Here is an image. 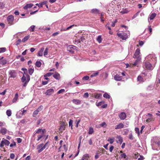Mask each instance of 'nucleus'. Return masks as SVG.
<instances>
[{"instance_id": "37998d69", "label": "nucleus", "mask_w": 160, "mask_h": 160, "mask_svg": "<svg viewBox=\"0 0 160 160\" xmlns=\"http://www.w3.org/2000/svg\"><path fill=\"white\" fill-rule=\"evenodd\" d=\"M101 96V94H100L97 93V94H95L94 95V97L95 98L98 99V98H99Z\"/></svg>"}, {"instance_id": "f704fd0d", "label": "nucleus", "mask_w": 160, "mask_h": 160, "mask_svg": "<svg viewBox=\"0 0 160 160\" xmlns=\"http://www.w3.org/2000/svg\"><path fill=\"white\" fill-rule=\"evenodd\" d=\"M34 70V68H29L28 69V73L30 75H32L33 73Z\"/></svg>"}, {"instance_id": "a211bd4d", "label": "nucleus", "mask_w": 160, "mask_h": 160, "mask_svg": "<svg viewBox=\"0 0 160 160\" xmlns=\"http://www.w3.org/2000/svg\"><path fill=\"white\" fill-rule=\"evenodd\" d=\"M72 102L75 104L80 105L81 104V101L78 99H73L72 100Z\"/></svg>"}, {"instance_id": "a19ab883", "label": "nucleus", "mask_w": 160, "mask_h": 160, "mask_svg": "<svg viewBox=\"0 0 160 160\" xmlns=\"http://www.w3.org/2000/svg\"><path fill=\"white\" fill-rule=\"evenodd\" d=\"M103 96L104 98H106L109 99L110 98V95L107 93H105L104 94Z\"/></svg>"}, {"instance_id": "052dcab7", "label": "nucleus", "mask_w": 160, "mask_h": 160, "mask_svg": "<svg viewBox=\"0 0 160 160\" xmlns=\"http://www.w3.org/2000/svg\"><path fill=\"white\" fill-rule=\"evenodd\" d=\"M121 158H126L127 157V156L125 153H123L121 155Z\"/></svg>"}, {"instance_id": "13d9d810", "label": "nucleus", "mask_w": 160, "mask_h": 160, "mask_svg": "<svg viewBox=\"0 0 160 160\" xmlns=\"http://www.w3.org/2000/svg\"><path fill=\"white\" fill-rule=\"evenodd\" d=\"M98 72H96L95 73H94L91 75V77H95V76H97V75H98Z\"/></svg>"}, {"instance_id": "5701e85b", "label": "nucleus", "mask_w": 160, "mask_h": 160, "mask_svg": "<svg viewBox=\"0 0 160 160\" xmlns=\"http://www.w3.org/2000/svg\"><path fill=\"white\" fill-rule=\"evenodd\" d=\"M43 144L41 143V144L38 145L37 146V149L38 150V153H40L42 151H41L39 152V150H40L41 148H43Z\"/></svg>"}, {"instance_id": "0e129e2a", "label": "nucleus", "mask_w": 160, "mask_h": 160, "mask_svg": "<svg viewBox=\"0 0 160 160\" xmlns=\"http://www.w3.org/2000/svg\"><path fill=\"white\" fill-rule=\"evenodd\" d=\"M74 26V25H71V26H69V27H68L66 29H64L63 30H64V31L68 30H69V29H70V28H71L72 27H73Z\"/></svg>"}, {"instance_id": "1a4fd4ad", "label": "nucleus", "mask_w": 160, "mask_h": 160, "mask_svg": "<svg viewBox=\"0 0 160 160\" xmlns=\"http://www.w3.org/2000/svg\"><path fill=\"white\" fill-rule=\"evenodd\" d=\"M76 48V47L73 45H70L67 48V50L68 51L71 53H73L74 52V50Z\"/></svg>"}, {"instance_id": "f03ea898", "label": "nucleus", "mask_w": 160, "mask_h": 160, "mask_svg": "<svg viewBox=\"0 0 160 160\" xmlns=\"http://www.w3.org/2000/svg\"><path fill=\"white\" fill-rule=\"evenodd\" d=\"M46 131L45 129H42V128H39L35 131L34 132L33 137L35 138L36 137H37V140L38 141L40 140H42V138L45 136L44 133Z\"/></svg>"}, {"instance_id": "338daca9", "label": "nucleus", "mask_w": 160, "mask_h": 160, "mask_svg": "<svg viewBox=\"0 0 160 160\" xmlns=\"http://www.w3.org/2000/svg\"><path fill=\"white\" fill-rule=\"evenodd\" d=\"M89 95L88 92H85L84 95H83V97L84 98H87L88 97Z\"/></svg>"}, {"instance_id": "5fc2aeb1", "label": "nucleus", "mask_w": 160, "mask_h": 160, "mask_svg": "<svg viewBox=\"0 0 160 160\" xmlns=\"http://www.w3.org/2000/svg\"><path fill=\"white\" fill-rule=\"evenodd\" d=\"M100 126L102 127H106L107 126V124H106V123L104 122H103L102 123L100 124Z\"/></svg>"}, {"instance_id": "473e14b6", "label": "nucleus", "mask_w": 160, "mask_h": 160, "mask_svg": "<svg viewBox=\"0 0 160 160\" xmlns=\"http://www.w3.org/2000/svg\"><path fill=\"white\" fill-rule=\"evenodd\" d=\"M30 36L29 35H28L27 36H26L22 40V41L23 42H25L26 41H27L29 38Z\"/></svg>"}, {"instance_id": "bf43d9fd", "label": "nucleus", "mask_w": 160, "mask_h": 160, "mask_svg": "<svg viewBox=\"0 0 160 160\" xmlns=\"http://www.w3.org/2000/svg\"><path fill=\"white\" fill-rule=\"evenodd\" d=\"M104 103V102L103 101L100 102L96 104L97 106L99 107L102 104Z\"/></svg>"}, {"instance_id": "58836bf2", "label": "nucleus", "mask_w": 160, "mask_h": 160, "mask_svg": "<svg viewBox=\"0 0 160 160\" xmlns=\"http://www.w3.org/2000/svg\"><path fill=\"white\" fill-rule=\"evenodd\" d=\"M53 74V72H48L46 74L44 75V77H50Z\"/></svg>"}, {"instance_id": "aec40b11", "label": "nucleus", "mask_w": 160, "mask_h": 160, "mask_svg": "<svg viewBox=\"0 0 160 160\" xmlns=\"http://www.w3.org/2000/svg\"><path fill=\"white\" fill-rule=\"evenodd\" d=\"M48 143V142H47L44 144V145H43V148H41V149L39 150V152L42 151L45 148L48 149L49 147Z\"/></svg>"}, {"instance_id": "7c9ffc66", "label": "nucleus", "mask_w": 160, "mask_h": 160, "mask_svg": "<svg viewBox=\"0 0 160 160\" xmlns=\"http://www.w3.org/2000/svg\"><path fill=\"white\" fill-rule=\"evenodd\" d=\"M93 132H94V130H93V128L92 127H90L89 128L88 133L89 134H92L93 133Z\"/></svg>"}, {"instance_id": "7ed1b4c3", "label": "nucleus", "mask_w": 160, "mask_h": 160, "mask_svg": "<svg viewBox=\"0 0 160 160\" xmlns=\"http://www.w3.org/2000/svg\"><path fill=\"white\" fill-rule=\"evenodd\" d=\"M140 54V49L139 48H138L136 50L133 56V58L137 59L135 61L134 65H136L137 63L138 62L141 60V58Z\"/></svg>"}, {"instance_id": "e433bc0d", "label": "nucleus", "mask_w": 160, "mask_h": 160, "mask_svg": "<svg viewBox=\"0 0 160 160\" xmlns=\"http://www.w3.org/2000/svg\"><path fill=\"white\" fill-rule=\"evenodd\" d=\"M73 121L71 119H70L69 122V126L70 127H71V128L72 129V126H73V125H72V123H73Z\"/></svg>"}, {"instance_id": "ddd939ff", "label": "nucleus", "mask_w": 160, "mask_h": 160, "mask_svg": "<svg viewBox=\"0 0 160 160\" xmlns=\"http://www.w3.org/2000/svg\"><path fill=\"white\" fill-rule=\"evenodd\" d=\"M119 118L121 120H124L126 117V115L124 112H122L119 115Z\"/></svg>"}, {"instance_id": "a878e982", "label": "nucleus", "mask_w": 160, "mask_h": 160, "mask_svg": "<svg viewBox=\"0 0 160 160\" xmlns=\"http://www.w3.org/2000/svg\"><path fill=\"white\" fill-rule=\"evenodd\" d=\"M44 50V48H41L40 51L38 52V55L39 56H42V52Z\"/></svg>"}, {"instance_id": "3c124183", "label": "nucleus", "mask_w": 160, "mask_h": 160, "mask_svg": "<svg viewBox=\"0 0 160 160\" xmlns=\"http://www.w3.org/2000/svg\"><path fill=\"white\" fill-rule=\"evenodd\" d=\"M48 48H46L44 52V56H46L48 55Z\"/></svg>"}, {"instance_id": "774afa93", "label": "nucleus", "mask_w": 160, "mask_h": 160, "mask_svg": "<svg viewBox=\"0 0 160 160\" xmlns=\"http://www.w3.org/2000/svg\"><path fill=\"white\" fill-rule=\"evenodd\" d=\"M144 158L143 156L140 155V158H138V160H143Z\"/></svg>"}, {"instance_id": "bb28decb", "label": "nucleus", "mask_w": 160, "mask_h": 160, "mask_svg": "<svg viewBox=\"0 0 160 160\" xmlns=\"http://www.w3.org/2000/svg\"><path fill=\"white\" fill-rule=\"evenodd\" d=\"M18 93H16L15 94L14 98L12 100V102L13 103L16 102L18 100Z\"/></svg>"}, {"instance_id": "dca6fc26", "label": "nucleus", "mask_w": 160, "mask_h": 160, "mask_svg": "<svg viewBox=\"0 0 160 160\" xmlns=\"http://www.w3.org/2000/svg\"><path fill=\"white\" fill-rule=\"evenodd\" d=\"M3 57L0 58V64L3 65L6 64L7 63L8 61L6 59H3Z\"/></svg>"}, {"instance_id": "c9c22d12", "label": "nucleus", "mask_w": 160, "mask_h": 160, "mask_svg": "<svg viewBox=\"0 0 160 160\" xmlns=\"http://www.w3.org/2000/svg\"><path fill=\"white\" fill-rule=\"evenodd\" d=\"M102 40L101 36L100 35L98 36L97 38V40L99 43H100L102 42Z\"/></svg>"}, {"instance_id": "a18cd8bd", "label": "nucleus", "mask_w": 160, "mask_h": 160, "mask_svg": "<svg viewBox=\"0 0 160 160\" xmlns=\"http://www.w3.org/2000/svg\"><path fill=\"white\" fill-rule=\"evenodd\" d=\"M12 112L10 110H7L6 112V114L8 117H10L11 116Z\"/></svg>"}, {"instance_id": "680f3d73", "label": "nucleus", "mask_w": 160, "mask_h": 160, "mask_svg": "<svg viewBox=\"0 0 160 160\" xmlns=\"http://www.w3.org/2000/svg\"><path fill=\"white\" fill-rule=\"evenodd\" d=\"M15 155L14 153H12L10 154V158L11 159H13L15 158Z\"/></svg>"}, {"instance_id": "9d476101", "label": "nucleus", "mask_w": 160, "mask_h": 160, "mask_svg": "<svg viewBox=\"0 0 160 160\" xmlns=\"http://www.w3.org/2000/svg\"><path fill=\"white\" fill-rule=\"evenodd\" d=\"M65 129V123L64 122H62L60 124V127L59 130L61 132H62Z\"/></svg>"}, {"instance_id": "c03bdc74", "label": "nucleus", "mask_w": 160, "mask_h": 160, "mask_svg": "<svg viewBox=\"0 0 160 160\" xmlns=\"http://www.w3.org/2000/svg\"><path fill=\"white\" fill-rule=\"evenodd\" d=\"M6 51V48H0V53H2L5 52Z\"/></svg>"}, {"instance_id": "20e7f679", "label": "nucleus", "mask_w": 160, "mask_h": 160, "mask_svg": "<svg viewBox=\"0 0 160 160\" xmlns=\"http://www.w3.org/2000/svg\"><path fill=\"white\" fill-rule=\"evenodd\" d=\"M117 34L120 38H121L123 40H126L128 37L127 34L125 33H121L118 32Z\"/></svg>"}, {"instance_id": "c85d7f7f", "label": "nucleus", "mask_w": 160, "mask_h": 160, "mask_svg": "<svg viewBox=\"0 0 160 160\" xmlns=\"http://www.w3.org/2000/svg\"><path fill=\"white\" fill-rule=\"evenodd\" d=\"M128 12V11L126 8H123L121 11H120V12L122 14L127 13Z\"/></svg>"}, {"instance_id": "2eb2a0df", "label": "nucleus", "mask_w": 160, "mask_h": 160, "mask_svg": "<svg viewBox=\"0 0 160 160\" xmlns=\"http://www.w3.org/2000/svg\"><path fill=\"white\" fill-rule=\"evenodd\" d=\"M122 78V77L118 74H116L114 76V79L117 81H120Z\"/></svg>"}, {"instance_id": "393cba45", "label": "nucleus", "mask_w": 160, "mask_h": 160, "mask_svg": "<svg viewBox=\"0 0 160 160\" xmlns=\"http://www.w3.org/2000/svg\"><path fill=\"white\" fill-rule=\"evenodd\" d=\"M156 14L155 13H152L149 15V18L150 20H152L156 17Z\"/></svg>"}, {"instance_id": "f8f14e48", "label": "nucleus", "mask_w": 160, "mask_h": 160, "mask_svg": "<svg viewBox=\"0 0 160 160\" xmlns=\"http://www.w3.org/2000/svg\"><path fill=\"white\" fill-rule=\"evenodd\" d=\"M54 89L53 88H51L47 90L45 94L46 95H50L54 92Z\"/></svg>"}, {"instance_id": "4be33fe9", "label": "nucleus", "mask_w": 160, "mask_h": 160, "mask_svg": "<svg viewBox=\"0 0 160 160\" xmlns=\"http://www.w3.org/2000/svg\"><path fill=\"white\" fill-rule=\"evenodd\" d=\"M7 130L5 128H2L1 129H0V132L3 135L5 134L7 132Z\"/></svg>"}, {"instance_id": "09e8293b", "label": "nucleus", "mask_w": 160, "mask_h": 160, "mask_svg": "<svg viewBox=\"0 0 160 160\" xmlns=\"http://www.w3.org/2000/svg\"><path fill=\"white\" fill-rule=\"evenodd\" d=\"M148 31H149L150 34H151L152 31V28L151 26H149L148 28L147 29Z\"/></svg>"}, {"instance_id": "f3484780", "label": "nucleus", "mask_w": 160, "mask_h": 160, "mask_svg": "<svg viewBox=\"0 0 160 160\" xmlns=\"http://www.w3.org/2000/svg\"><path fill=\"white\" fill-rule=\"evenodd\" d=\"M26 81L24 83L23 85V87H25L27 84V83L30 80V77L29 76L27 73L26 75Z\"/></svg>"}, {"instance_id": "412c9836", "label": "nucleus", "mask_w": 160, "mask_h": 160, "mask_svg": "<svg viewBox=\"0 0 160 160\" xmlns=\"http://www.w3.org/2000/svg\"><path fill=\"white\" fill-rule=\"evenodd\" d=\"M33 6V4L32 3L27 4L23 7V9L25 10H27L28 8H31Z\"/></svg>"}, {"instance_id": "6ab92c4d", "label": "nucleus", "mask_w": 160, "mask_h": 160, "mask_svg": "<svg viewBox=\"0 0 160 160\" xmlns=\"http://www.w3.org/2000/svg\"><path fill=\"white\" fill-rule=\"evenodd\" d=\"M124 124L122 123H120L115 126V129H120L123 128L124 127Z\"/></svg>"}, {"instance_id": "49530a36", "label": "nucleus", "mask_w": 160, "mask_h": 160, "mask_svg": "<svg viewBox=\"0 0 160 160\" xmlns=\"http://www.w3.org/2000/svg\"><path fill=\"white\" fill-rule=\"evenodd\" d=\"M35 27V26L34 25H32L30 27V28H29V31H30V32H34V28Z\"/></svg>"}, {"instance_id": "9b49d317", "label": "nucleus", "mask_w": 160, "mask_h": 160, "mask_svg": "<svg viewBox=\"0 0 160 160\" xmlns=\"http://www.w3.org/2000/svg\"><path fill=\"white\" fill-rule=\"evenodd\" d=\"M9 74L10 75V77L12 78H15L16 77L17 73L14 70L10 71L9 72Z\"/></svg>"}, {"instance_id": "72a5a7b5", "label": "nucleus", "mask_w": 160, "mask_h": 160, "mask_svg": "<svg viewBox=\"0 0 160 160\" xmlns=\"http://www.w3.org/2000/svg\"><path fill=\"white\" fill-rule=\"evenodd\" d=\"M137 80H138V81H139L140 82H143V78L141 76H139L137 78Z\"/></svg>"}, {"instance_id": "4d7b16f0", "label": "nucleus", "mask_w": 160, "mask_h": 160, "mask_svg": "<svg viewBox=\"0 0 160 160\" xmlns=\"http://www.w3.org/2000/svg\"><path fill=\"white\" fill-rule=\"evenodd\" d=\"M89 77L88 76H86L84 77L82 79L83 80H87L89 79Z\"/></svg>"}, {"instance_id": "e2e57ef3", "label": "nucleus", "mask_w": 160, "mask_h": 160, "mask_svg": "<svg viewBox=\"0 0 160 160\" xmlns=\"http://www.w3.org/2000/svg\"><path fill=\"white\" fill-rule=\"evenodd\" d=\"M16 142H13V143H11L10 145V147H12L14 146H16Z\"/></svg>"}, {"instance_id": "79ce46f5", "label": "nucleus", "mask_w": 160, "mask_h": 160, "mask_svg": "<svg viewBox=\"0 0 160 160\" xmlns=\"http://www.w3.org/2000/svg\"><path fill=\"white\" fill-rule=\"evenodd\" d=\"M38 112L36 110H35L33 112L32 116L33 117H35L36 116V115L38 114Z\"/></svg>"}, {"instance_id": "ea45409f", "label": "nucleus", "mask_w": 160, "mask_h": 160, "mask_svg": "<svg viewBox=\"0 0 160 160\" xmlns=\"http://www.w3.org/2000/svg\"><path fill=\"white\" fill-rule=\"evenodd\" d=\"M43 106L42 105H41L36 110L39 112L43 109Z\"/></svg>"}, {"instance_id": "69168bd1", "label": "nucleus", "mask_w": 160, "mask_h": 160, "mask_svg": "<svg viewBox=\"0 0 160 160\" xmlns=\"http://www.w3.org/2000/svg\"><path fill=\"white\" fill-rule=\"evenodd\" d=\"M85 40V38L83 37H82L80 38L79 39V42H83Z\"/></svg>"}, {"instance_id": "423d86ee", "label": "nucleus", "mask_w": 160, "mask_h": 160, "mask_svg": "<svg viewBox=\"0 0 160 160\" xmlns=\"http://www.w3.org/2000/svg\"><path fill=\"white\" fill-rule=\"evenodd\" d=\"M10 143V142L9 141L6 139H4L2 141L0 145V147L1 148H3L4 145L8 146Z\"/></svg>"}, {"instance_id": "6e6d98bb", "label": "nucleus", "mask_w": 160, "mask_h": 160, "mask_svg": "<svg viewBox=\"0 0 160 160\" xmlns=\"http://www.w3.org/2000/svg\"><path fill=\"white\" fill-rule=\"evenodd\" d=\"M100 152L99 151H97L96 153V155L95 156V159H97L99 158V156L98 155V154H99Z\"/></svg>"}, {"instance_id": "864d4df0", "label": "nucleus", "mask_w": 160, "mask_h": 160, "mask_svg": "<svg viewBox=\"0 0 160 160\" xmlns=\"http://www.w3.org/2000/svg\"><path fill=\"white\" fill-rule=\"evenodd\" d=\"M65 91V90L64 89H61L60 90H59L58 92V94H59L62 93H63Z\"/></svg>"}, {"instance_id": "6e6552de", "label": "nucleus", "mask_w": 160, "mask_h": 160, "mask_svg": "<svg viewBox=\"0 0 160 160\" xmlns=\"http://www.w3.org/2000/svg\"><path fill=\"white\" fill-rule=\"evenodd\" d=\"M147 116H148L149 118H147L146 120V122H150L151 121H153L154 120V118L152 117L153 115L150 113H148V114L147 115Z\"/></svg>"}, {"instance_id": "603ef678", "label": "nucleus", "mask_w": 160, "mask_h": 160, "mask_svg": "<svg viewBox=\"0 0 160 160\" xmlns=\"http://www.w3.org/2000/svg\"><path fill=\"white\" fill-rule=\"evenodd\" d=\"M81 120L80 119H79L78 120H76V128H78V124L79 123Z\"/></svg>"}, {"instance_id": "c756f323", "label": "nucleus", "mask_w": 160, "mask_h": 160, "mask_svg": "<svg viewBox=\"0 0 160 160\" xmlns=\"http://www.w3.org/2000/svg\"><path fill=\"white\" fill-rule=\"evenodd\" d=\"M114 138H109L108 140V141L109 142L110 144H112L114 142Z\"/></svg>"}, {"instance_id": "4c0bfd02", "label": "nucleus", "mask_w": 160, "mask_h": 160, "mask_svg": "<svg viewBox=\"0 0 160 160\" xmlns=\"http://www.w3.org/2000/svg\"><path fill=\"white\" fill-rule=\"evenodd\" d=\"M36 66L38 67H40L41 65V63L40 61H37L35 63Z\"/></svg>"}, {"instance_id": "de8ad7c7", "label": "nucleus", "mask_w": 160, "mask_h": 160, "mask_svg": "<svg viewBox=\"0 0 160 160\" xmlns=\"http://www.w3.org/2000/svg\"><path fill=\"white\" fill-rule=\"evenodd\" d=\"M135 130L136 132L138 134L139 136L140 134L139 129L138 128H136L135 129Z\"/></svg>"}, {"instance_id": "39448f33", "label": "nucleus", "mask_w": 160, "mask_h": 160, "mask_svg": "<svg viewBox=\"0 0 160 160\" xmlns=\"http://www.w3.org/2000/svg\"><path fill=\"white\" fill-rule=\"evenodd\" d=\"M143 66L148 70H150L153 69L151 64L149 62L145 61L144 63Z\"/></svg>"}, {"instance_id": "b1692460", "label": "nucleus", "mask_w": 160, "mask_h": 160, "mask_svg": "<svg viewBox=\"0 0 160 160\" xmlns=\"http://www.w3.org/2000/svg\"><path fill=\"white\" fill-rule=\"evenodd\" d=\"M91 12L94 14H98L99 13L100 11L99 10L96 8H94L91 10Z\"/></svg>"}, {"instance_id": "8fccbe9b", "label": "nucleus", "mask_w": 160, "mask_h": 160, "mask_svg": "<svg viewBox=\"0 0 160 160\" xmlns=\"http://www.w3.org/2000/svg\"><path fill=\"white\" fill-rule=\"evenodd\" d=\"M21 80L22 82H25L26 81V77L24 75H23L22 78Z\"/></svg>"}, {"instance_id": "cd10ccee", "label": "nucleus", "mask_w": 160, "mask_h": 160, "mask_svg": "<svg viewBox=\"0 0 160 160\" xmlns=\"http://www.w3.org/2000/svg\"><path fill=\"white\" fill-rule=\"evenodd\" d=\"M89 158V155L88 154H86L84 155L82 158L83 159L85 160H88V158Z\"/></svg>"}, {"instance_id": "4468645a", "label": "nucleus", "mask_w": 160, "mask_h": 160, "mask_svg": "<svg viewBox=\"0 0 160 160\" xmlns=\"http://www.w3.org/2000/svg\"><path fill=\"white\" fill-rule=\"evenodd\" d=\"M53 77L57 80H60L61 78L60 74L57 72H56L53 75Z\"/></svg>"}, {"instance_id": "0eeeda50", "label": "nucleus", "mask_w": 160, "mask_h": 160, "mask_svg": "<svg viewBox=\"0 0 160 160\" xmlns=\"http://www.w3.org/2000/svg\"><path fill=\"white\" fill-rule=\"evenodd\" d=\"M7 20L10 25H12L14 20V17L12 15H10L7 18Z\"/></svg>"}, {"instance_id": "2f4dec72", "label": "nucleus", "mask_w": 160, "mask_h": 160, "mask_svg": "<svg viewBox=\"0 0 160 160\" xmlns=\"http://www.w3.org/2000/svg\"><path fill=\"white\" fill-rule=\"evenodd\" d=\"M47 3V2L46 1H43L39 3V8L42 7L43 5L46 4Z\"/></svg>"}, {"instance_id": "f257e3e1", "label": "nucleus", "mask_w": 160, "mask_h": 160, "mask_svg": "<svg viewBox=\"0 0 160 160\" xmlns=\"http://www.w3.org/2000/svg\"><path fill=\"white\" fill-rule=\"evenodd\" d=\"M46 131L45 129H42V128H39L35 131L34 132L33 137L35 138L36 137H37V140L38 141L40 140H42V138L45 136L44 133Z\"/></svg>"}]
</instances>
